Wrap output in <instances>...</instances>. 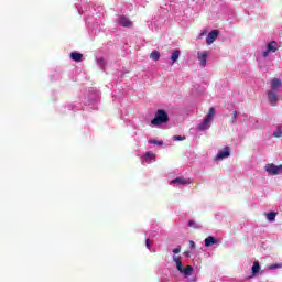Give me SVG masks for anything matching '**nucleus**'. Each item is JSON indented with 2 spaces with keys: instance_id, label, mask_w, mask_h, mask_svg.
Instances as JSON below:
<instances>
[{
  "instance_id": "4be33fe9",
  "label": "nucleus",
  "mask_w": 282,
  "mask_h": 282,
  "mask_svg": "<svg viewBox=\"0 0 282 282\" xmlns=\"http://www.w3.org/2000/svg\"><path fill=\"white\" fill-rule=\"evenodd\" d=\"M144 160L149 161V160H155V153L153 152H147L144 155Z\"/></svg>"
},
{
  "instance_id": "f8f14e48",
  "label": "nucleus",
  "mask_w": 282,
  "mask_h": 282,
  "mask_svg": "<svg viewBox=\"0 0 282 282\" xmlns=\"http://www.w3.org/2000/svg\"><path fill=\"white\" fill-rule=\"evenodd\" d=\"M171 183L186 185V184H191V180H186L184 177H176V178L172 180Z\"/></svg>"
},
{
  "instance_id": "9d476101",
  "label": "nucleus",
  "mask_w": 282,
  "mask_h": 282,
  "mask_svg": "<svg viewBox=\"0 0 282 282\" xmlns=\"http://www.w3.org/2000/svg\"><path fill=\"white\" fill-rule=\"evenodd\" d=\"M193 267L192 265H187L186 268H181V270H178V272H181V274H184L185 276H191L193 274Z\"/></svg>"
},
{
  "instance_id": "473e14b6",
  "label": "nucleus",
  "mask_w": 282,
  "mask_h": 282,
  "mask_svg": "<svg viewBox=\"0 0 282 282\" xmlns=\"http://www.w3.org/2000/svg\"><path fill=\"white\" fill-rule=\"evenodd\" d=\"M206 34V31H203L200 34H199V39H202V36H205Z\"/></svg>"
},
{
  "instance_id": "2f4dec72",
  "label": "nucleus",
  "mask_w": 282,
  "mask_h": 282,
  "mask_svg": "<svg viewBox=\"0 0 282 282\" xmlns=\"http://www.w3.org/2000/svg\"><path fill=\"white\" fill-rule=\"evenodd\" d=\"M278 169H279V175H281V173H282V165H278Z\"/></svg>"
},
{
  "instance_id": "412c9836",
  "label": "nucleus",
  "mask_w": 282,
  "mask_h": 282,
  "mask_svg": "<svg viewBox=\"0 0 282 282\" xmlns=\"http://www.w3.org/2000/svg\"><path fill=\"white\" fill-rule=\"evenodd\" d=\"M205 118H207L208 120H213V118H215V108H209V111Z\"/></svg>"
},
{
  "instance_id": "bb28decb",
  "label": "nucleus",
  "mask_w": 282,
  "mask_h": 282,
  "mask_svg": "<svg viewBox=\"0 0 282 282\" xmlns=\"http://www.w3.org/2000/svg\"><path fill=\"white\" fill-rule=\"evenodd\" d=\"M145 246H147L148 250H151V246H153V242L151 241V239L145 240Z\"/></svg>"
},
{
  "instance_id": "1a4fd4ad",
  "label": "nucleus",
  "mask_w": 282,
  "mask_h": 282,
  "mask_svg": "<svg viewBox=\"0 0 282 282\" xmlns=\"http://www.w3.org/2000/svg\"><path fill=\"white\" fill-rule=\"evenodd\" d=\"M197 56H198V61H199V63H200V66L202 67H205V65H206V58H208V53H206V52H198L197 53Z\"/></svg>"
},
{
  "instance_id": "f3484780",
  "label": "nucleus",
  "mask_w": 282,
  "mask_h": 282,
  "mask_svg": "<svg viewBox=\"0 0 282 282\" xmlns=\"http://www.w3.org/2000/svg\"><path fill=\"white\" fill-rule=\"evenodd\" d=\"M273 138H282V126H278L276 130L273 132Z\"/></svg>"
},
{
  "instance_id": "aec40b11",
  "label": "nucleus",
  "mask_w": 282,
  "mask_h": 282,
  "mask_svg": "<svg viewBox=\"0 0 282 282\" xmlns=\"http://www.w3.org/2000/svg\"><path fill=\"white\" fill-rule=\"evenodd\" d=\"M267 219H268V221H274V219H276V213H274V212L268 213Z\"/></svg>"
},
{
  "instance_id": "f257e3e1",
  "label": "nucleus",
  "mask_w": 282,
  "mask_h": 282,
  "mask_svg": "<svg viewBox=\"0 0 282 282\" xmlns=\"http://www.w3.org/2000/svg\"><path fill=\"white\" fill-rule=\"evenodd\" d=\"M282 82L280 78L271 79L270 86L271 89L267 91L268 100L271 107H276L279 102V89L281 88Z\"/></svg>"
},
{
  "instance_id": "a878e982",
  "label": "nucleus",
  "mask_w": 282,
  "mask_h": 282,
  "mask_svg": "<svg viewBox=\"0 0 282 282\" xmlns=\"http://www.w3.org/2000/svg\"><path fill=\"white\" fill-rule=\"evenodd\" d=\"M149 143H150V144H158L159 147H162V144H164V142H162V141H156V140H150Z\"/></svg>"
},
{
  "instance_id": "c756f323",
  "label": "nucleus",
  "mask_w": 282,
  "mask_h": 282,
  "mask_svg": "<svg viewBox=\"0 0 282 282\" xmlns=\"http://www.w3.org/2000/svg\"><path fill=\"white\" fill-rule=\"evenodd\" d=\"M189 248H191V250H194V248H195V241H193V240L189 241Z\"/></svg>"
},
{
  "instance_id": "393cba45",
  "label": "nucleus",
  "mask_w": 282,
  "mask_h": 282,
  "mask_svg": "<svg viewBox=\"0 0 282 282\" xmlns=\"http://www.w3.org/2000/svg\"><path fill=\"white\" fill-rule=\"evenodd\" d=\"M188 227L189 228H195V229L199 228V226H197V223H195V220H189L188 221Z\"/></svg>"
},
{
  "instance_id": "6ab92c4d",
  "label": "nucleus",
  "mask_w": 282,
  "mask_h": 282,
  "mask_svg": "<svg viewBox=\"0 0 282 282\" xmlns=\"http://www.w3.org/2000/svg\"><path fill=\"white\" fill-rule=\"evenodd\" d=\"M150 58H152V61H160V52L153 51V52L150 54Z\"/></svg>"
},
{
  "instance_id": "0eeeda50",
  "label": "nucleus",
  "mask_w": 282,
  "mask_h": 282,
  "mask_svg": "<svg viewBox=\"0 0 282 282\" xmlns=\"http://www.w3.org/2000/svg\"><path fill=\"white\" fill-rule=\"evenodd\" d=\"M217 243H219V241L213 236L205 238V248H210V246H216Z\"/></svg>"
},
{
  "instance_id": "423d86ee",
  "label": "nucleus",
  "mask_w": 282,
  "mask_h": 282,
  "mask_svg": "<svg viewBox=\"0 0 282 282\" xmlns=\"http://www.w3.org/2000/svg\"><path fill=\"white\" fill-rule=\"evenodd\" d=\"M264 171H267L269 175H279V165H275L273 163H268L264 166Z\"/></svg>"
},
{
  "instance_id": "20e7f679",
  "label": "nucleus",
  "mask_w": 282,
  "mask_h": 282,
  "mask_svg": "<svg viewBox=\"0 0 282 282\" xmlns=\"http://www.w3.org/2000/svg\"><path fill=\"white\" fill-rule=\"evenodd\" d=\"M218 37H219V30L210 31L206 37L207 45H213Z\"/></svg>"
},
{
  "instance_id": "6e6552de",
  "label": "nucleus",
  "mask_w": 282,
  "mask_h": 282,
  "mask_svg": "<svg viewBox=\"0 0 282 282\" xmlns=\"http://www.w3.org/2000/svg\"><path fill=\"white\" fill-rule=\"evenodd\" d=\"M197 129L198 131H206V129H210V119L205 118Z\"/></svg>"
},
{
  "instance_id": "a211bd4d",
  "label": "nucleus",
  "mask_w": 282,
  "mask_h": 282,
  "mask_svg": "<svg viewBox=\"0 0 282 282\" xmlns=\"http://www.w3.org/2000/svg\"><path fill=\"white\" fill-rule=\"evenodd\" d=\"M237 118H239V112L237 110H235L232 112V117H231L230 123L231 124H237Z\"/></svg>"
},
{
  "instance_id": "4468645a",
  "label": "nucleus",
  "mask_w": 282,
  "mask_h": 282,
  "mask_svg": "<svg viewBox=\"0 0 282 282\" xmlns=\"http://www.w3.org/2000/svg\"><path fill=\"white\" fill-rule=\"evenodd\" d=\"M259 270H261V265L259 264V261H254L253 265L251 267V272L253 276H256V274H259Z\"/></svg>"
},
{
  "instance_id": "dca6fc26",
  "label": "nucleus",
  "mask_w": 282,
  "mask_h": 282,
  "mask_svg": "<svg viewBox=\"0 0 282 282\" xmlns=\"http://www.w3.org/2000/svg\"><path fill=\"white\" fill-rule=\"evenodd\" d=\"M177 58H180V50H174L171 55L172 65H174L175 62H177Z\"/></svg>"
},
{
  "instance_id": "7c9ffc66",
  "label": "nucleus",
  "mask_w": 282,
  "mask_h": 282,
  "mask_svg": "<svg viewBox=\"0 0 282 282\" xmlns=\"http://www.w3.org/2000/svg\"><path fill=\"white\" fill-rule=\"evenodd\" d=\"M270 52H271V51H268V48H267V51H264V52L262 53V56H264V58H267V56L270 54Z\"/></svg>"
},
{
  "instance_id": "ddd939ff",
  "label": "nucleus",
  "mask_w": 282,
  "mask_h": 282,
  "mask_svg": "<svg viewBox=\"0 0 282 282\" xmlns=\"http://www.w3.org/2000/svg\"><path fill=\"white\" fill-rule=\"evenodd\" d=\"M72 61H75V63H83V54L73 52L70 53Z\"/></svg>"
},
{
  "instance_id": "9b49d317",
  "label": "nucleus",
  "mask_w": 282,
  "mask_h": 282,
  "mask_svg": "<svg viewBox=\"0 0 282 282\" xmlns=\"http://www.w3.org/2000/svg\"><path fill=\"white\" fill-rule=\"evenodd\" d=\"M267 50H268V52L274 53L279 50V44L276 43V41H272L267 44Z\"/></svg>"
},
{
  "instance_id": "f03ea898",
  "label": "nucleus",
  "mask_w": 282,
  "mask_h": 282,
  "mask_svg": "<svg viewBox=\"0 0 282 282\" xmlns=\"http://www.w3.org/2000/svg\"><path fill=\"white\" fill-rule=\"evenodd\" d=\"M169 120V113H166L163 109H159L154 119L151 121V124H153V127H158L160 124H166Z\"/></svg>"
},
{
  "instance_id": "2eb2a0df",
  "label": "nucleus",
  "mask_w": 282,
  "mask_h": 282,
  "mask_svg": "<svg viewBox=\"0 0 282 282\" xmlns=\"http://www.w3.org/2000/svg\"><path fill=\"white\" fill-rule=\"evenodd\" d=\"M173 261L176 263V270H182V258L180 256H173Z\"/></svg>"
},
{
  "instance_id": "b1692460",
  "label": "nucleus",
  "mask_w": 282,
  "mask_h": 282,
  "mask_svg": "<svg viewBox=\"0 0 282 282\" xmlns=\"http://www.w3.org/2000/svg\"><path fill=\"white\" fill-rule=\"evenodd\" d=\"M173 140L175 142H182V140H186V137L185 135H174Z\"/></svg>"
},
{
  "instance_id": "c85d7f7f",
  "label": "nucleus",
  "mask_w": 282,
  "mask_h": 282,
  "mask_svg": "<svg viewBox=\"0 0 282 282\" xmlns=\"http://www.w3.org/2000/svg\"><path fill=\"white\" fill-rule=\"evenodd\" d=\"M278 268H281L280 264H272L269 267V270H276Z\"/></svg>"
},
{
  "instance_id": "cd10ccee",
  "label": "nucleus",
  "mask_w": 282,
  "mask_h": 282,
  "mask_svg": "<svg viewBox=\"0 0 282 282\" xmlns=\"http://www.w3.org/2000/svg\"><path fill=\"white\" fill-rule=\"evenodd\" d=\"M182 252V247L178 246L177 248L173 249L174 254H180Z\"/></svg>"
},
{
  "instance_id": "5701e85b",
  "label": "nucleus",
  "mask_w": 282,
  "mask_h": 282,
  "mask_svg": "<svg viewBox=\"0 0 282 282\" xmlns=\"http://www.w3.org/2000/svg\"><path fill=\"white\" fill-rule=\"evenodd\" d=\"M97 64L99 65V67H101L102 69H105L106 63H105V58H104V57H99V58L97 59Z\"/></svg>"
},
{
  "instance_id": "39448f33",
  "label": "nucleus",
  "mask_w": 282,
  "mask_h": 282,
  "mask_svg": "<svg viewBox=\"0 0 282 282\" xmlns=\"http://www.w3.org/2000/svg\"><path fill=\"white\" fill-rule=\"evenodd\" d=\"M226 158H230V147H225L223 150H220L215 160H226Z\"/></svg>"
},
{
  "instance_id": "7ed1b4c3",
  "label": "nucleus",
  "mask_w": 282,
  "mask_h": 282,
  "mask_svg": "<svg viewBox=\"0 0 282 282\" xmlns=\"http://www.w3.org/2000/svg\"><path fill=\"white\" fill-rule=\"evenodd\" d=\"M117 23L121 25V28H133V22L127 18V15H119Z\"/></svg>"
}]
</instances>
